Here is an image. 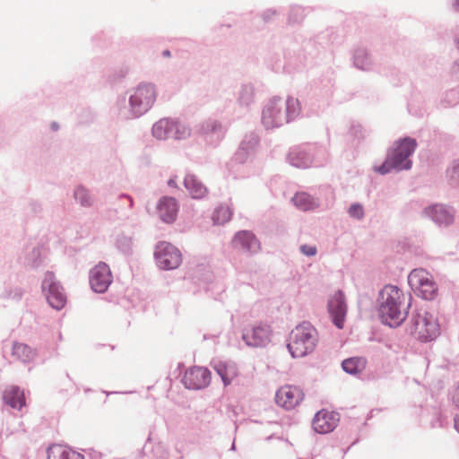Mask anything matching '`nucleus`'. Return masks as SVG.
Here are the masks:
<instances>
[{"label": "nucleus", "mask_w": 459, "mask_h": 459, "mask_svg": "<svg viewBox=\"0 0 459 459\" xmlns=\"http://www.w3.org/2000/svg\"><path fill=\"white\" fill-rule=\"evenodd\" d=\"M411 307L410 299L394 285H385L378 293L377 309L380 321L390 327L401 325Z\"/></svg>", "instance_id": "1"}, {"label": "nucleus", "mask_w": 459, "mask_h": 459, "mask_svg": "<svg viewBox=\"0 0 459 459\" xmlns=\"http://www.w3.org/2000/svg\"><path fill=\"white\" fill-rule=\"evenodd\" d=\"M300 114L299 99L288 96L283 101L280 97H273L262 109L261 122L266 130L275 129L294 121Z\"/></svg>", "instance_id": "2"}, {"label": "nucleus", "mask_w": 459, "mask_h": 459, "mask_svg": "<svg viewBox=\"0 0 459 459\" xmlns=\"http://www.w3.org/2000/svg\"><path fill=\"white\" fill-rule=\"evenodd\" d=\"M417 148V142L411 137L396 141L388 151L385 161L380 166H374V171L386 175L393 170H409L412 166L411 155Z\"/></svg>", "instance_id": "3"}, {"label": "nucleus", "mask_w": 459, "mask_h": 459, "mask_svg": "<svg viewBox=\"0 0 459 459\" xmlns=\"http://www.w3.org/2000/svg\"><path fill=\"white\" fill-rule=\"evenodd\" d=\"M318 342L317 330L309 322L304 321L289 333L287 349L292 358H304L315 351Z\"/></svg>", "instance_id": "4"}, {"label": "nucleus", "mask_w": 459, "mask_h": 459, "mask_svg": "<svg viewBox=\"0 0 459 459\" xmlns=\"http://www.w3.org/2000/svg\"><path fill=\"white\" fill-rule=\"evenodd\" d=\"M409 325L411 333L421 341H430L439 333L437 318L423 307L412 311Z\"/></svg>", "instance_id": "5"}, {"label": "nucleus", "mask_w": 459, "mask_h": 459, "mask_svg": "<svg viewBox=\"0 0 459 459\" xmlns=\"http://www.w3.org/2000/svg\"><path fill=\"white\" fill-rule=\"evenodd\" d=\"M157 91L152 83H140L134 88L129 96L130 118H135L145 114L154 104Z\"/></svg>", "instance_id": "6"}, {"label": "nucleus", "mask_w": 459, "mask_h": 459, "mask_svg": "<svg viewBox=\"0 0 459 459\" xmlns=\"http://www.w3.org/2000/svg\"><path fill=\"white\" fill-rule=\"evenodd\" d=\"M287 160L293 167L307 169L312 165H324L328 160V153L323 149L315 148L311 153L310 150L294 147L289 152Z\"/></svg>", "instance_id": "7"}, {"label": "nucleus", "mask_w": 459, "mask_h": 459, "mask_svg": "<svg viewBox=\"0 0 459 459\" xmlns=\"http://www.w3.org/2000/svg\"><path fill=\"white\" fill-rule=\"evenodd\" d=\"M412 290L420 298L431 300L437 295V287L432 275L423 268L412 270L408 276Z\"/></svg>", "instance_id": "8"}, {"label": "nucleus", "mask_w": 459, "mask_h": 459, "mask_svg": "<svg viewBox=\"0 0 459 459\" xmlns=\"http://www.w3.org/2000/svg\"><path fill=\"white\" fill-rule=\"evenodd\" d=\"M41 289L51 307L61 310L65 306L66 294L62 285L56 280L53 273L47 272L45 273Z\"/></svg>", "instance_id": "9"}, {"label": "nucleus", "mask_w": 459, "mask_h": 459, "mask_svg": "<svg viewBox=\"0 0 459 459\" xmlns=\"http://www.w3.org/2000/svg\"><path fill=\"white\" fill-rule=\"evenodd\" d=\"M154 258L157 265L163 270L176 269L182 261L180 251L172 244L165 241L157 244Z\"/></svg>", "instance_id": "10"}, {"label": "nucleus", "mask_w": 459, "mask_h": 459, "mask_svg": "<svg viewBox=\"0 0 459 459\" xmlns=\"http://www.w3.org/2000/svg\"><path fill=\"white\" fill-rule=\"evenodd\" d=\"M112 281L110 268L103 262H100L90 272V285L94 292H106Z\"/></svg>", "instance_id": "11"}, {"label": "nucleus", "mask_w": 459, "mask_h": 459, "mask_svg": "<svg viewBox=\"0 0 459 459\" xmlns=\"http://www.w3.org/2000/svg\"><path fill=\"white\" fill-rule=\"evenodd\" d=\"M197 132L207 143L217 145L224 138L226 129L219 120L207 118L199 124Z\"/></svg>", "instance_id": "12"}, {"label": "nucleus", "mask_w": 459, "mask_h": 459, "mask_svg": "<svg viewBox=\"0 0 459 459\" xmlns=\"http://www.w3.org/2000/svg\"><path fill=\"white\" fill-rule=\"evenodd\" d=\"M272 330L268 325H254L244 329L242 339L247 346L265 347L270 343Z\"/></svg>", "instance_id": "13"}, {"label": "nucleus", "mask_w": 459, "mask_h": 459, "mask_svg": "<svg viewBox=\"0 0 459 459\" xmlns=\"http://www.w3.org/2000/svg\"><path fill=\"white\" fill-rule=\"evenodd\" d=\"M182 382L186 388L199 390L211 383V372L204 367H193L185 372Z\"/></svg>", "instance_id": "14"}, {"label": "nucleus", "mask_w": 459, "mask_h": 459, "mask_svg": "<svg viewBox=\"0 0 459 459\" xmlns=\"http://www.w3.org/2000/svg\"><path fill=\"white\" fill-rule=\"evenodd\" d=\"M259 137L255 133L247 134L244 136L243 140L234 153L233 160L235 162L243 164L252 160L258 150Z\"/></svg>", "instance_id": "15"}, {"label": "nucleus", "mask_w": 459, "mask_h": 459, "mask_svg": "<svg viewBox=\"0 0 459 459\" xmlns=\"http://www.w3.org/2000/svg\"><path fill=\"white\" fill-rule=\"evenodd\" d=\"M304 398L302 390L295 385L281 387L275 395L277 404L286 410L294 409Z\"/></svg>", "instance_id": "16"}, {"label": "nucleus", "mask_w": 459, "mask_h": 459, "mask_svg": "<svg viewBox=\"0 0 459 459\" xmlns=\"http://www.w3.org/2000/svg\"><path fill=\"white\" fill-rule=\"evenodd\" d=\"M455 210L444 204H433L423 210L425 217L442 227L449 226L455 221Z\"/></svg>", "instance_id": "17"}, {"label": "nucleus", "mask_w": 459, "mask_h": 459, "mask_svg": "<svg viewBox=\"0 0 459 459\" xmlns=\"http://www.w3.org/2000/svg\"><path fill=\"white\" fill-rule=\"evenodd\" d=\"M328 312L332 317L333 325L342 329L346 313L347 306L345 302V297L342 290H338L328 301Z\"/></svg>", "instance_id": "18"}, {"label": "nucleus", "mask_w": 459, "mask_h": 459, "mask_svg": "<svg viewBox=\"0 0 459 459\" xmlns=\"http://www.w3.org/2000/svg\"><path fill=\"white\" fill-rule=\"evenodd\" d=\"M339 422V414L334 411L321 410L318 411L312 421L313 429L319 434L332 432Z\"/></svg>", "instance_id": "19"}, {"label": "nucleus", "mask_w": 459, "mask_h": 459, "mask_svg": "<svg viewBox=\"0 0 459 459\" xmlns=\"http://www.w3.org/2000/svg\"><path fill=\"white\" fill-rule=\"evenodd\" d=\"M233 247L243 252L254 254L259 251L260 243L255 236L248 230H241L232 239Z\"/></svg>", "instance_id": "20"}, {"label": "nucleus", "mask_w": 459, "mask_h": 459, "mask_svg": "<svg viewBox=\"0 0 459 459\" xmlns=\"http://www.w3.org/2000/svg\"><path fill=\"white\" fill-rule=\"evenodd\" d=\"M157 212L162 221L171 223L177 218L178 204L173 197L163 196L158 203Z\"/></svg>", "instance_id": "21"}, {"label": "nucleus", "mask_w": 459, "mask_h": 459, "mask_svg": "<svg viewBox=\"0 0 459 459\" xmlns=\"http://www.w3.org/2000/svg\"><path fill=\"white\" fill-rule=\"evenodd\" d=\"M211 366L221 378L224 386L230 385L238 375V368L233 363L213 360L211 362Z\"/></svg>", "instance_id": "22"}, {"label": "nucleus", "mask_w": 459, "mask_h": 459, "mask_svg": "<svg viewBox=\"0 0 459 459\" xmlns=\"http://www.w3.org/2000/svg\"><path fill=\"white\" fill-rule=\"evenodd\" d=\"M184 186L194 199H201L207 195L208 189L194 174H187L184 178Z\"/></svg>", "instance_id": "23"}, {"label": "nucleus", "mask_w": 459, "mask_h": 459, "mask_svg": "<svg viewBox=\"0 0 459 459\" xmlns=\"http://www.w3.org/2000/svg\"><path fill=\"white\" fill-rule=\"evenodd\" d=\"M48 459H84L83 455L68 446L53 445L48 449Z\"/></svg>", "instance_id": "24"}, {"label": "nucleus", "mask_w": 459, "mask_h": 459, "mask_svg": "<svg viewBox=\"0 0 459 459\" xmlns=\"http://www.w3.org/2000/svg\"><path fill=\"white\" fill-rule=\"evenodd\" d=\"M4 401L13 409L21 410L25 405L23 392L17 386H11L4 391Z\"/></svg>", "instance_id": "25"}, {"label": "nucleus", "mask_w": 459, "mask_h": 459, "mask_svg": "<svg viewBox=\"0 0 459 459\" xmlns=\"http://www.w3.org/2000/svg\"><path fill=\"white\" fill-rule=\"evenodd\" d=\"M172 118H161L153 124L152 134L154 138L164 141L171 138Z\"/></svg>", "instance_id": "26"}, {"label": "nucleus", "mask_w": 459, "mask_h": 459, "mask_svg": "<svg viewBox=\"0 0 459 459\" xmlns=\"http://www.w3.org/2000/svg\"><path fill=\"white\" fill-rule=\"evenodd\" d=\"M292 202L297 208L304 212L314 210L319 206L318 200L306 192L297 193L292 197Z\"/></svg>", "instance_id": "27"}, {"label": "nucleus", "mask_w": 459, "mask_h": 459, "mask_svg": "<svg viewBox=\"0 0 459 459\" xmlns=\"http://www.w3.org/2000/svg\"><path fill=\"white\" fill-rule=\"evenodd\" d=\"M74 201L82 208H91L94 204V197L91 191L82 185H78L73 192Z\"/></svg>", "instance_id": "28"}, {"label": "nucleus", "mask_w": 459, "mask_h": 459, "mask_svg": "<svg viewBox=\"0 0 459 459\" xmlns=\"http://www.w3.org/2000/svg\"><path fill=\"white\" fill-rule=\"evenodd\" d=\"M240 107L248 108L255 102V87L251 83L241 85L237 98Z\"/></svg>", "instance_id": "29"}, {"label": "nucleus", "mask_w": 459, "mask_h": 459, "mask_svg": "<svg viewBox=\"0 0 459 459\" xmlns=\"http://www.w3.org/2000/svg\"><path fill=\"white\" fill-rule=\"evenodd\" d=\"M12 355L17 359L27 363L35 357V351L24 343L14 342L12 349Z\"/></svg>", "instance_id": "30"}, {"label": "nucleus", "mask_w": 459, "mask_h": 459, "mask_svg": "<svg viewBox=\"0 0 459 459\" xmlns=\"http://www.w3.org/2000/svg\"><path fill=\"white\" fill-rule=\"evenodd\" d=\"M354 65L363 71H368L373 66L372 59L365 48H358L353 55Z\"/></svg>", "instance_id": "31"}, {"label": "nucleus", "mask_w": 459, "mask_h": 459, "mask_svg": "<svg viewBox=\"0 0 459 459\" xmlns=\"http://www.w3.org/2000/svg\"><path fill=\"white\" fill-rule=\"evenodd\" d=\"M342 369L351 375L362 372L366 368V359L359 357L346 359L342 363Z\"/></svg>", "instance_id": "32"}, {"label": "nucleus", "mask_w": 459, "mask_h": 459, "mask_svg": "<svg viewBox=\"0 0 459 459\" xmlns=\"http://www.w3.org/2000/svg\"><path fill=\"white\" fill-rule=\"evenodd\" d=\"M41 251L37 247H30L23 258V264L27 267L36 269L42 264Z\"/></svg>", "instance_id": "33"}, {"label": "nucleus", "mask_w": 459, "mask_h": 459, "mask_svg": "<svg viewBox=\"0 0 459 459\" xmlns=\"http://www.w3.org/2000/svg\"><path fill=\"white\" fill-rule=\"evenodd\" d=\"M191 128L185 123L172 119L171 138L175 140H186L191 135Z\"/></svg>", "instance_id": "34"}, {"label": "nucleus", "mask_w": 459, "mask_h": 459, "mask_svg": "<svg viewBox=\"0 0 459 459\" xmlns=\"http://www.w3.org/2000/svg\"><path fill=\"white\" fill-rule=\"evenodd\" d=\"M232 216V211L228 205H219L212 213V221L214 224L222 225L228 222Z\"/></svg>", "instance_id": "35"}, {"label": "nucleus", "mask_w": 459, "mask_h": 459, "mask_svg": "<svg viewBox=\"0 0 459 459\" xmlns=\"http://www.w3.org/2000/svg\"><path fill=\"white\" fill-rule=\"evenodd\" d=\"M23 295V290L19 286L5 287L1 292L0 297L6 300H20Z\"/></svg>", "instance_id": "36"}, {"label": "nucleus", "mask_w": 459, "mask_h": 459, "mask_svg": "<svg viewBox=\"0 0 459 459\" xmlns=\"http://www.w3.org/2000/svg\"><path fill=\"white\" fill-rule=\"evenodd\" d=\"M306 16V10L301 6H292L289 14L288 23L289 24H299L303 22Z\"/></svg>", "instance_id": "37"}, {"label": "nucleus", "mask_w": 459, "mask_h": 459, "mask_svg": "<svg viewBox=\"0 0 459 459\" xmlns=\"http://www.w3.org/2000/svg\"><path fill=\"white\" fill-rule=\"evenodd\" d=\"M117 247L123 254H129L132 250V238L126 236H119L117 238Z\"/></svg>", "instance_id": "38"}, {"label": "nucleus", "mask_w": 459, "mask_h": 459, "mask_svg": "<svg viewBox=\"0 0 459 459\" xmlns=\"http://www.w3.org/2000/svg\"><path fill=\"white\" fill-rule=\"evenodd\" d=\"M348 214L355 220L361 221L365 216L363 205L359 203L352 204L348 209Z\"/></svg>", "instance_id": "39"}, {"label": "nucleus", "mask_w": 459, "mask_h": 459, "mask_svg": "<svg viewBox=\"0 0 459 459\" xmlns=\"http://www.w3.org/2000/svg\"><path fill=\"white\" fill-rule=\"evenodd\" d=\"M447 175L454 184L459 185V158L455 160L447 169Z\"/></svg>", "instance_id": "40"}, {"label": "nucleus", "mask_w": 459, "mask_h": 459, "mask_svg": "<svg viewBox=\"0 0 459 459\" xmlns=\"http://www.w3.org/2000/svg\"><path fill=\"white\" fill-rule=\"evenodd\" d=\"M300 252L307 256H314L317 253V248L316 246H310V245H301L300 246Z\"/></svg>", "instance_id": "41"}, {"label": "nucleus", "mask_w": 459, "mask_h": 459, "mask_svg": "<svg viewBox=\"0 0 459 459\" xmlns=\"http://www.w3.org/2000/svg\"><path fill=\"white\" fill-rule=\"evenodd\" d=\"M277 15V12L273 9H268L262 14V18L264 22H270L273 17Z\"/></svg>", "instance_id": "42"}, {"label": "nucleus", "mask_w": 459, "mask_h": 459, "mask_svg": "<svg viewBox=\"0 0 459 459\" xmlns=\"http://www.w3.org/2000/svg\"><path fill=\"white\" fill-rule=\"evenodd\" d=\"M451 69L454 74H459V59L454 63Z\"/></svg>", "instance_id": "43"}, {"label": "nucleus", "mask_w": 459, "mask_h": 459, "mask_svg": "<svg viewBox=\"0 0 459 459\" xmlns=\"http://www.w3.org/2000/svg\"><path fill=\"white\" fill-rule=\"evenodd\" d=\"M454 424H455V429L459 433V414L455 416V418H454Z\"/></svg>", "instance_id": "44"}, {"label": "nucleus", "mask_w": 459, "mask_h": 459, "mask_svg": "<svg viewBox=\"0 0 459 459\" xmlns=\"http://www.w3.org/2000/svg\"><path fill=\"white\" fill-rule=\"evenodd\" d=\"M122 197L126 198V199L128 200V202H129V207H131V208H132V207H133V204H134V201H133L132 197H131V196H129V195H121V198H122Z\"/></svg>", "instance_id": "45"}, {"label": "nucleus", "mask_w": 459, "mask_h": 459, "mask_svg": "<svg viewBox=\"0 0 459 459\" xmlns=\"http://www.w3.org/2000/svg\"><path fill=\"white\" fill-rule=\"evenodd\" d=\"M168 185L171 187H177V182L175 179L173 178H170L169 181H168Z\"/></svg>", "instance_id": "46"}, {"label": "nucleus", "mask_w": 459, "mask_h": 459, "mask_svg": "<svg viewBox=\"0 0 459 459\" xmlns=\"http://www.w3.org/2000/svg\"><path fill=\"white\" fill-rule=\"evenodd\" d=\"M162 56H165V57H169L170 56V52L169 50H164L162 52Z\"/></svg>", "instance_id": "47"}, {"label": "nucleus", "mask_w": 459, "mask_h": 459, "mask_svg": "<svg viewBox=\"0 0 459 459\" xmlns=\"http://www.w3.org/2000/svg\"><path fill=\"white\" fill-rule=\"evenodd\" d=\"M453 6L455 10L459 9V0H455Z\"/></svg>", "instance_id": "48"}, {"label": "nucleus", "mask_w": 459, "mask_h": 459, "mask_svg": "<svg viewBox=\"0 0 459 459\" xmlns=\"http://www.w3.org/2000/svg\"><path fill=\"white\" fill-rule=\"evenodd\" d=\"M51 127H52L53 130H57L58 129V125L56 122H54V123L51 124Z\"/></svg>", "instance_id": "49"}, {"label": "nucleus", "mask_w": 459, "mask_h": 459, "mask_svg": "<svg viewBox=\"0 0 459 459\" xmlns=\"http://www.w3.org/2000/svg\"><path fill=\"white\" fill-rule=\"evenodd\" d=\"M455 42L457 48L459 49V36L455 37Z\"/></svg>", "instance_id": "50"}, {"label": "nucleus", "mask_w": 459, "mask_h": 459, "mask_svg": "<svg viewBox=\"0 0 459 459\" xmlns=\"http://www.w3.org/2000/svg\"><path fill=\"white\" fill-rule=\"evenodd\" d=\"M31 204H32L33 206H37V208H39V209L40 210V206H39V204H37V203H32Z\"/></svg>", "instance_id": "51"}, {"label": "nucleus", "mask_w": 459, "mask_h": 459, "mask_svg": "<svg viewBox=\"0 0 459 459\" xmlns=\"http://www.w3.org/2000/svg\"><path fill=\"white\" fill-rule=\"evenodd\" d=\"M235 449H236L235 443H233L231 446V450H235Z\"/></svg>", "instance_id": "52"}]
</instances>
